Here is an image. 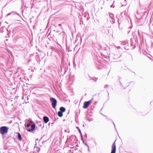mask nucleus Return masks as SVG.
I'll list each match as a JSON object with an SVG mask.
<instances>
[{"mask_svg": "<svg viewBox=\"0 0 153 153\" xmlns=\"http://www.w3.org/2000/svg\"><path fill=\"white\" fill-rule=\"evenodd\" d=\"M124 48H125L127 50H128L129 49L128 48V43L125 45V46H124Z\"/></svg>", "mask_w": 153, "mask_h": 153, "instance_id": "nucleus-22", "label": "nucleus"}, {"mask_svg": "<svg viewBox=\"0 0 153 153\" xmlns=\"http://www.w3.org/2000/svg\"><path fill=\"white\" fill-rule=\"evenodd\" d=\"M68 65H70V62H69Z\"/></svg>", "mask_w": 153, "mask_h": 153, "instance_id": "nucleus-56", "label": "nucleus"}, {"mask_svg": "<svg viewBox=\"0 0 153 153\" xmlns=\"http://www.w3.org/2000/svg\"><path fill=\"white\" fill-rule=\"evenodd\" d=\"M127 69H128V70H129L130 71H131V72H132V71H131V69H128V68Z\"/></svg>", "mask_w": 153, "mask_h": 153, "instance_id": "nucleus-46", "label": "nucleus"}, {"mask_svg": "<svg viewBox=\"0 0 153 153\" xmlns=\"http://www.w3.org/2000/svg\"><path fill=\"white\" fill-rule=\"evenodd\" d=\"M133 72L134 73V75H135V73L134 72Z\"/></svg>", "mask_w": 153, "mask_h": 153, "instance_id": "nucleus-55", "label": "nucleus"}, {"mask_svg": "<svg viewBox=\"0 0 153 153\" xmlns=\"http://www.w3.org/2000/svg\"><path fill=\"white\" fill-rule=\"evenodd\" d=\"M17 139L19 141H21L22 140V137L21 134L19 132H17Z\"/></svg>", "mask_w": 153, "mask_h": 153, "instance_id": "nucleus-12", "label": "nucleus"}, {"mask_svg": "<svg viewBox=\"0 0 153 153\" xmlns=\"http://www.w3.org/2000/svg\"><path fill=\"white\" fill-rule=\"evenodd\" d=\"M6 29L7 30V36L5 37L6 38H10V35L11 34V31L10 30V29L9 30H8V28H6Z\"/></svg>", "mask_w": 153, "mask_h": 153, "instance_id": "nucleus-10", "label": "nucleus"}, {"mask_svg": "<svg viewBox=\"0 0 153 153\" xmlns=\"http://www.w3.org/2000/svg\"><path fill=\"white\" fill-rule=\"evenodd\" d=\"M95 108L94 106L93 107V108Z\"/></svg>", "mask_w": 153, "mask_h": 153, "instance_id": "nucleus-63", "label": "nucleus"}, {"mask_svg": "<svg viewBox=\"0 0 153 153\" xmlns=\"http://www.w3.org/2000/svg\"><path fill=\"white\" fill-rule=\"evenodd\" d=\"M73 151V150H72L70 149V150H69V153H71H71H73V152H72Z\"/></svg>", "mask_w": 153, "mask_h": 153, "instance_id": "nucleus-29", "label": "nucleus"}, {"mask_svg": "<svg viewBox=\"0 0 153 153\" xmlns=\"http://www.w3.org/2000/svg\"><path fill=\"white\" fill-rule=\"evenodd\" d=\"M84 137L86 138H87V134L86 133H85L84 135Z\"/></svg>", "mask_w": 153, "mask_h": 153, "instance_id": "nucleus-35", "label": "nucleus"}, {"mask_svg": "<svg viewBox=\"0 0 153 153\" xmlns=\"http://www.w3.org/2000/svg\"><path fill=\"white\" fill-rule=\"evenodd\" d=\"M114 7H115V6H114V5H113V4H112L110 6V7H113V8H114Z\"/></svg>", "mask_w": 153, "mask_h": 153, "instance_id": "nucleus-36", "label": "nucleus"}, {"mask_svg": "<svg viewBox=\"0 0 153 153\" xmlns=\"http://www.w3.org/2000/svg\"><path fill=\"white\" fill-rule=\"evenodd\" d=\"M108 85H105L104 86V88H108Z\"/></svg>", "mask_w": 153, "mask_h": 153, "instance_id": "nucleus-31", "label": "nucleus"}, {"mask_svg": "<svg viewBox=\"0 0 153 153\" xmlns=\"http://www.w3.org/2000/svg\"><path fill=\"white\" fill-rule=\"evenodd\" d=\"M60 34L62 35V37L63 38H64L65 37V32H61V33H60Z\"/></svg>", "mask_w": 153, "mask_h": 153, "instance_id": "nucleus-20", "label": "nucleus"}, {"mask_svg": "<svg viewBox=\"0 0 153 153\" xmlns=\"http://www.w3.org/2000/svg\"><path fill=\"white\" fill-rule=\"evenodd\" d=\"M53 123H51V124H53Z\"/></svg>", "mask_w": 153, "mask_h": 153, "instance_id": "nucleus-61", "label": "nucleus"}, {"mask_svg": "<svg viewBox=\"0 0 153 153\" xmlns=\"http://www.w3.org/2000/svg\"><path fill=\"white\" fill-rule=\"evenodd\" d=\"M144 55H145L146 56L150 59L152 60V59L150 57H149L148 56L146 55L145 54H144Z\"/></svg>", "mask_w": 153, "mask_h": 153, "instance_id": "nucleus-34", "label": "nucleus"}, {"mask_svg": "<svg viewBox=\"0 0 153 153\" xmlns=\"http://www.w3.org/2000/svg\"><path fill=\"white\" fill-rule=\"evenodd\" d=\"M138 35L139 36L140 38L141 37V34L140 32V31L139 30H138Z\"/></svg>", "mask_w": 153, "mask_h": 153, "instance_id": "nucleus-23", "label": "nucleus"}, {"mask_svg": "<svg viewBox=\"0 0 153 153\" xmlns=\"http://www.w3.org/2000/svg\"><path fill=\"white\" fill-rule=\"evenodd\" d=\"M130 45H131V46H133L134 45V42H133V41H132L131 39V42H130Z\"/></svg>", "mask_w": 153, "mask_h": 153, "instance_id": "nucleus-21", "label": "nucleus"}, {"mask_svg": "<svg viewBox=\"0 0 153 153\" xmlns=\"http://www.w3.org/2000/svg\"><path fill=\"white\" fill-rule=\"evenodd\" d=\"M25 127L27 130H27H28V129H29V128H30V124L29 123H26L25 124Z\"/></svg>", "mask_w": 153, "mask_h": 153, "instance_id": "nucleus-15", "label": "nucleus"}, {"mask_svg": "<svg viewBox=\"0 0 153 153\" xmlns=\"http://www.w3.org/2000/svg\"><path fill=\"white\" fill-rule=\"evenodd\" d=\"M10 25H8V28H9V27H10Z\"/></svg>", "mask_w": 153, "mask_h": 153, "instance_id": "nucleus-50", "label": "nucleus"}, {"mask_svg": "<svg viewBox=\"0 0 153 153\" xmlns=\"http://www.w3.org/2000/svg\"><path fill=\"white\" fill-rule=\"evenodd\" d=\"M107 92L108 93V99H109V92H108V91H107Z\"/></svg>", "mask_w": 153, "mask_h": 153, "instance_id": "nucleus-39", "label": "nucleus"}, {"mask_svg": "<svg viewBox=\"0 0 153 153\" xmlns=\"http://www.w3.org/2000/svg\"><path fill=\"white\" fill-rule=\"evenodd\" d=\"M1 135L3 139H4L5 137H6V136L5 135V134H1Z\"/></svg>", "mask_w": 153, "mask_h": 153, "instance_id": "nucleus-26", "label": "nucleus"}, {"mask_svg": "<svg viewBox=\"0 0 153 153\" xmlns=\"http://www.w3.org/2000/svg\"><path fill=\"white\" fill-rule=\"evenodd\" d=\"M97 102H95V103H94V105H96V104H97Z\"/></svg>", "mask_w": 153, "mask_h": 153, "instance_id": "nucleus-49", "label": "nucleus"}, {"mask_svg": "<svg viewBox=\"0 0 153 153\" xmlns=\"http://www.w3.org/2000/svg\"><path fill=\"white\" fill-rule=\"evenodd\" d=\"M81 140H82V142H83V143H85V141L84 140V139H83V137H82V138H81Z\"/></svg>", "mask_w": 153, "mask_h": 153, "instance_id": "nucleus-25", "label": "nucleus"}, {"mask_svg": "<svg viewBox=\"0 0 153 153\" xmlns=\"http://www.w3.org/2000/svg\"><path fill=\"white\" fill-rule=\"evenodd\" d=\"M112 122H113V124L114 125V127H115V128H115V125L114 122L113 121H112Z\"/></svg>", "mask_w": 153, "mask_h": 153, "instance_id": "nucleus-40", "label": "nucleus"}, {"mask_svg": "<svg viewBox=\"0 0 153 153\" xmlns=\"http://www.w3.org/2000/svg\"><path fill=\"white\" fill-rule=\"evenodd\" d=\"M66 111V108L63 107L61 106L59 108V111L62 113Z\"/></svg>", "mask_w": 153, "mask_h": 153, "instance_id": "nucleus-13", "label": "nucleus"}, {"mask_svg": "<svg viewBox=\"0 0 153 153\" xmlns=\"http://www.w3.org/2000/svg\"><path fill=\"white\" fill-rule=\"evenodd\" d=\"M30 61V59H29V60H28V62H29Z\"/></svg>", "mask_w": 153, "mask_h": 153, "instance_id": "nucleus-59", "label": "nucleus"}, {"mask_svg": "<svg viewBox=\"0 0 153 153\" xmlns=\"http://www.w3.org/2000/svg\"><path fill=\"white\" fill-rule=\"evenodd\" d=\"M135 46H134L133 47H134V48H135Z\"/></svg>", "mask_w": 153, "mask_h": 153, "instance_id": "nucleus-57", "label": "nucleus"}, {"mask_svg": "<svg viewBox=\"0 0 153 153\" xmlns=\"http://www.w3.org/2000/svg\"><path fill=\"white\" fill-rule=\"evenodd\" d=\"M57 114L58 116L59 117H62L63 116V113L61 112L60 111H58Z\"/></svg>", "mask_w": 153, "mask_h": 153, "instance_id": "nucleus-17", "label": "nucleus"}, {"mask_svg": "<svg viewBox=\"0 0 153 153\" xmlns=\"http://www.w3.org/2000/svg\"><path fill=\"white\" fill-rule=\"evenodd\" d=\"M6 41H8V39H6Z\"/></svg>", "mask_w": 153, "mask_h": 153, "instance_id": "nucleus-60", "label": "nucleus"}, {"mask_svg": "<svg viewBox=\"0 0 153 153\" xmlns=\"http://www.w3.org/2000/svg\"><path fill=\"white\" fill-rule=\"evenodd\" d=\"M92 100H89L85 101L84 102L83 108L84 109L87 108L91 104L92 102Z\"/></svg>", "mask_w": 153, "mask_h": 153, "instance_id": "nucleus-4", "label": "nucleus"}, {"mask_svg": "<svg viewBox=\"0 0 153 153\" xmlns=\"http://www.w3.org/2000/svg\"><path fill=\"white\" fill-rule=\"evenodd\" d=\"M79 152H82V151H80V150H79Z\"/></svg>", "mask_w": 153, "mask_h": 153, "instance_id": "nucleus-58", "label": "nucleus"}, {"mask_svg": "<svg viewBox=\"0 0 153 153\" xmlns=\"http://www.w3.org/2000/svg\"><path fill=\"white\" fill-rule=\"evenodd\" d=\"M9 128L7 126H1L0 127V133L1 134H5L7 133Z\"/></svg>", "mask_w": 153, "mask_h": 153, "instance_id": "nucleus-1", "label": "nucleus"}, {"mask_svg": "<svg viewBox=\"0 0 153 153\" xmlns=\"http://www.w3.org/2000/svg\"><path fill=\"white\" fill-rule=\"evenodd\" d=\"M118 80L119 81V82H120V79H121V77L120 76H118Z\"/></svg>", "mask_w": 153, "mask_h": 153, "instance_id": "nucleus-27", "label": "nucleus"}, {"mask_svg": "<svg viewBox=\"0 0 153 153\" xmlns=\"http://www.w3.org/2000/svg\"><path fill=\"white\" fill-rule=\"evenodd\" d=\"M68 68L66 63L65 62V61L64 58H62L61 60V64L60 65V68H62L63 71L65 70V68Z\"/></svg>", "mask_w": 153, "mask_h": 153, "instance_id": "nucleus-3", "label": "nucleus"}, {"mask_svg": "<svg viewBox=\"0 0 153 153\" xmlns=\"http://www.w3.org/2000/svg\"><path fill=\"white\" fill-rule=\"evenodd\" d=\"M88 18H87V20H88Z\"/></svg>", "mask_w": 153, "mask_h": 153, "instance_id": "nucleus-64", "label": "nucleus"}, {"mask_svg": "<svg viewBox=\"0 0 153 153\" xmlns=\"http://www.w3.org/2000/svg\"><path fill=\"white\" fill-rule=\"evenodd\" d=\"M89 121H92V119H89Z\"/></svg>", "mask_w": 153, "mask_h": 153, "instance_id": "nucleus-44", "label": "nucleus"}, {"mask_svg": "<svg viewBox=\"0 0 153 153\" xmlns=\"http://www.w3.org/2000/svg\"><path fill=\"white\" fill-rule=\"evenodd\" d=\"M146 13V11H144L143 14L141 16V17L140 18H138L137 17H136V19L138 21V24L139 25H142V24L141 23L140 20L141 19H142L143 18V16H144L145 14Z\"/></svg>", "mask_w": 153, "mask_h": 153, "instance_id": "nucleus-7", "label": "nucleus"}, {"mask_svg": "<svg viewBox=\"0 0 153 153\" xmlns=\"http://www.w3.org/2000/svg\"><path fill=\"white\" fill-rule=\"evenodd\" d=\"M79 146L77 144L76 146V147H79Z\"/></svg>", "mask_w": 153, "mask_h": 153, "instance_id": "nucleus-48", "label": "nucleus"}, {"mask_svg": "<svg viewBox=\"0 0 153 153\" xmlns=\"http://www.w3.org/2000/svg\"><path fill=\"white\" fill-rule=\"evenodd\" d=\"M9 53L10 54V55H11V56H13V54H12V52H11V51H9Z\"/></svg>", "mask_w": 153, "mask_h": 153, "instance_id": "nucleus-30", "label": "nucleus"}, {"mask_svg": "<svg viewBox=\"0 0 153 153\" xmlns=\"http://www.w3.org/2000/svg\"><path fill=\"white\" fill-rule=\"evenodd\" d=\"M129 29H131L132 28V27L131 26H130L128 27Z\"/></svg>", "mask_w": 153, "mask_h": 153, "instance_id": "nucleus-42", "label": "nucleus"}, {"mask_svg": "<svg viewBox=\"0 0 153 153\" xmlns=\"http://www.w3.org/2000/svg\"><path fill=\"white\" fill-rule=\"evenodd\" d=\"M149 55H150V56H151V55L150 54H149Z\"/></svg>", "mask_w": 153, "mask_h": 153, "instance_id": "nucleus-62", "label": "nucleus"}, {"mask_svg": "<svg viewBox=\"0 0 153 153\" xmlns=\"http://www.w3.org/2000/svg\"><path fill=\"white\" fill-rule=\"evenodd\" d=\"M62 25L60 24H59L58 25V26L59 27H61Z\"/></svg>", "mask_w": 153, "mask_h": 153, "instance_id": "nucleus-41", "label": "nucleus"}, {"mask_svg": "<svg viewBox=\"0 0 153 153\" xmlns=\"http://www.w3.org/2000/svg\"><path fill=\"white\" fill-rule=\"evenodd\" d=\"M137 15H139V13H138V11H137Z\"/></svg>", "mask_w": 153, "mask_h": 153, "instance_id": "nucleus-45", "label": "nucleus"}, {"mask_svg": "<svg viewBox=\"0 0 153 153\" xmlns=\"http://www.w3.org/2000/svg\"><path fill=\"white\" fill-rule=\"evenodd\" d=\"M6 28L5 26H2L0 30V33H3L4 29H6Z\"/></svg>", "mask_w": 153, "mask_h": 153, "instance_id": "nucleus-18", "label": "nucleus"}, {"mask_svg": "<svg viewBox=\"0 0 153 153\" xmlns=\"http://www.w3.org/2000/svg\"><path fill=\"white\" fill-rule=\"evenodd\" d=\"M43 120L45 123H48V122H49V118L47 116H44L43 117Z\"/></svg>", "mask_w": 153, "mask_h": 153, "instance_id": "nucleus-9", "label": "nucleus"}, {"mask_svg": "<svg viewBox=\"0 0 153 153\" xmlns=\"http://www.w3.org/2000/svg\"><path fill=\"white\" fill-rule=\"evenodd\" d=\"M40 124H39V126H42V124H41V123L40 122Z\"/></svg>", "mask_w": 153, "mask_h": 153, "instance_id": "nucleus-43", "label": "nucleus"}, {"mask_svg": "<svg viewBox=\"0 0 153 153\" xmlns=\"http://www.w3.org/2000/svg\"><path fill=\"white\" fill-rule=\"evenodd\" d=\"M101 32L103 33H105L106 32V30L105 28L104 27H102L101 28Z\"/></svg>", "mask_w": 153, "mask_h": 153, "instance_id": "nucleus-16", "label": "nucleus"}, {"mask_svg": "<svg viewBox=\"0 0 153 153\" xmlns=\"http://www.w3.org/2000/svg\"><path fill=\"white\" fill-rule=\"evenodd\" d=\"M16 15L19 16H20V14H19L18 13H17V12H16L15 11H13L9 13H8V14H7L6 15V17L10 15H12L13 16V15Z\"/></svg>", "mask_w": 153, "mask_h": 153, "instance_id": "nucleus-8", "label": "nucleus"}, {"mask_svg": "<svg viewBox=\"0 0 153 153\" xmlns=\"http://www.w3.org/2000/svg\"><path fill=\"white\" fill-rule=\"evenodd\" d=\"M68 68H65V70L63 71L62 68H60L61 71H60V72L61 74H63V75L65 74L68 71Z\"/></svg>", "mask_w": 153, "mask_h": 153, "instance_id": "nucleus-11", "label": "nucleus"}, {"mask_svg": "<svg viewBox=\"0 0 153 153\" xmlns=\"http://www.w3.org/2000/svg\"><path fill=\"white\" fill-rule=\"evenodd\" d=\"M59 31H56V32L58 33L59 32Z\"/></svg>", "mask_w": 153, "mask_h": 153, "instance_id": "nucleus-54", "label": "nucleus"}, {"mask_svg": "<svg viewBox=\"0 0 153 153\" xmlns=\"http://www.w3.org/2000/svg\"><path fill=\"white\" fill-rule=\"evenodd\" d=\"M120 86H121V87H123V85L121 83V81H120Z\"/></svg>", "mask_w": 153, "mask_h": 153, "instance_id": "nucleus-33", "label": "nucleus"}, {"mask_svg": "<svg viewBox=\"0 0 153 153\" xmlns=\"http://www.w3.org/2000/svg\"><path fill=\"white\" fill-rule=\"evenodd\" d=\"M50 101L52 108L56 110V107L57 103V101L56 99L54 97H51L50 99Z\"/></svg>", "mask_w": 153, "mask_h": 153, "instance_id": "nucleus-2", "label": "nucleus"}, {"mask_svg": "<svg viewBox=\"0 0 153 153\" xmlns=\"http://www.w3.org/2000/svg\"><path fill=\"white\" fill-rule=\"evenodd\" d=\"M36 125L35 124H33L31 126L30 128L28 129L27 131L30 132H32L35 130Z\"/></svg>", "mask_w": 153, "mask_h": 153, "instance_id": "nucleus-6", "label": "nucleus"}, {"mask_svg": "<svg viewBox=\"0 0 153 153\" xmlns=\"http://www.w3.org/2000/svg\"><path fill=\"white\" fill-rule=\"evenodd\" d=\"M122 87V89H126V88L124 87L123 86V87Z\"/></svg>", "mask_w": 153, "mask_h": 153, "instance_id": "nucleus-37", "label": "nucleus"}, {"mask_svg": "<svg viewBox=\"0 0 153 153\" xmlns=\"http://www.w3.org/2000/svg\"><path fill=\"white\" fill-rule=\"evenodd\" d=\"M7 149V148L6 147H5L4 148V149L5 150H6Z\"/></svg>", "mask_w": 153, "mask_h": 153, "instance_id": "nucleus-47", "label": "nucleus"}, {"mask_svg": "<svg viewBox=\"0 0 153 153\" xmlns=\"http://www.w3.org/2000/svg\"><path fill=\"white\" fill-rule=\"evenodd\" d=\"M118 48H120V46H118Z\"/></svg>", "mask_w": 153, "mask_h": 153, "instance_id": "nucleus-52", "label": "nucleus"}, {"mask_svg": "<svg viewBox=\"0 0 153 153\" xmlns=\"http://www.w3.org/2000/svg\"><path fill=\"white\" fill-rule=\"evenodd\" d=\"M128 44V42L127 41H124L122 42H121V44L122 45L125 46L126 45Z\"/></svg>", "mask_w": 153, "mask_h": 153, "instance_id": "nucleus-19", "label": "nucleus"}, {"mask_svg": "<svg viewBox=\"0 0 153 153\" xmlns=\"http://www.w3.org/2000/svg\"><path fill=\"white\" fill-rule=\"evenodd\" d=\"M84 144H85V145L86 146L88 147H89V146L86 143H85H85H83Z\"/></svg>", "mask_w": 153, "mask_h": 153, "instance_id": "nucleus-32", "label": "nucleus"}, {"mask_svg": "<svg viewBox=\"0 0 153 153\" xmlns=\"http://www.w3.org/2000/svg\"><path fill=\"white\" fill-rule=\"evenodd\" d=\"M116 140H115L112 145L111 153H116V147L115 144Z\"/></svg>", "mask_w": 153, "mask_h": 153, "instance_id": "nucleus-5", "label": "nucleus"}, {"mask_svg": "<svg viewBox=\"0 0 153 153\" xmlns=\"http://www.w3.org/2000/svg\"><path fill=\"white\" fill-rule=\"evenodd\" d=\"M88 150L89 152H90L89 147H88Z\"/></svg>", "mask_w": 153, "mask_h": 153, "instance_id": "nucleus-38", "label": "nucleus"}, {"mask_svg": "<svg viewBox=\"0 0 153 153\" xmlns=\"http://www.w3.org/2000/svg\"><path fill=\"white\" fill-rule=\"evenodd\" d=\"M79 133L80 134L81 138L83 137V135H82V132H81V133Z\"/></svg>", "mask_w": 153, "mask_h": 153, "instance_id": "nucleus-28", "label": "nucleus"}, {"mask_svg": "<svg viewBox=\"0 0 153 153\" xmlns=\"http://www.w3.org/2000/svg\"><path fill=\"white\" fill-rule=\"evenodd\" d=\"M85 126L84 124H83V127H85Z\"/></svg>", "mask_w": 153, "mask_h": 153, "instance_id": "nucleus-51", "label": "nucleus"}, {"mask_svg": "<svg viewBox=\"0 0 153 153\" xmlns=\"http://www.w3.org/2000/svg\"><path fill=\"white\" fill-rule=\"evenodd\" d=\"M88 77L89 78V80H94L95 82H96L97 80L98 79L96 77H92L90 76L89 75H88Z\"/></svg>", "mask_w": 153, "mask_h": 153, "instance_id": "nucleus-14", "label": "nucleus"}, {"mask_svg": "<svg viewBox=\"0 0 153 153\" xmlns=\"http://www.w3.org/2000/svg\"><path fill=\"white\" fill-rule=\"evenodd\" d=\"M91 110H93V109L92 108V107H91Z\"/></svg>", "mask_w": 153, "mask_h": 153, "instance_id": "nucleus-53", "label": "nucleus"}, {"mask_svg": "<svg viewBox=\"0 0 153 153\" xmlns=\"http://www.w3.org/2000/svg\"><path fill=\"white\" fill-rule=\"evenodd\" d=\"M76 128L78 130V131L79 132V133H81V131L80 129V128H79V127H78V126H76Z\"/></svg>", "mask_w": 153, "mask_h": 153, "instance_id": "nucleus-24", "label": "nucleus"}]
</instances>
